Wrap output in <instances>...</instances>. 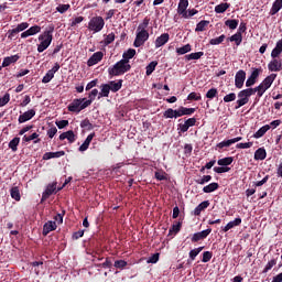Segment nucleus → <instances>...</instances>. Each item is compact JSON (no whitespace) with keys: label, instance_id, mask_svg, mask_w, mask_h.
I'll list each match as a JSON object with an SVG mask.
<instances>
[{"label":"nucleus","instance_id":"obj_1","mask_svg":"<svg viewBox=\"0 0 282 282\" xmlns=\"http://www.w3.org/2000/svg\"><path fill=\"white\" fill-rule=\"evenodd\" d=\"M54 25H50L46 28V30L39 35V41L41 43L37 45V52L39 54H42V52H45L50 45H52V41H54Z\"/></svg>","mask_w":282,"mask_h":282},{"label":"nucleus","instance_id":"obj_2","mask_svg":"<svg viewBox=\"0 0 282 282\" xmlns=\"http://www.w3.org/2000/svg\"><path fill=\"white\" fill-rule=\"evenodd\" d=\"M127 72H131V64H128L127 59H120L112 67L108 68L109 76H122Z\"/></svg>","mask_w":282,"mask_h":282},{"label":"nucleus","instance_id":"obj_3","mask_svg":"<svg viewBox=\"0 0 282 282\" xmlns=\"http://www.w3.org/2000/svg\"><path fill=\"white\" fill-rule=\"evenodd\" d=\"M274 80H276V74L272 73L271 75L267 76L259 86L253 88L258 98H261L263 94H265L267 89L272 87Z\"/></svg>","mask_w":282,"mask_h":282},{"label":"nucleus","instance_id":"obj_4","mask_svg":"<svg viewBox=\"0 0 282 282\" xmlns=\"http://www.w3.org/2000/svg\"><path fill=\"white\" fill-rule=\"evenodd\" d=\"M254 94H257L254 88H247V89L240 90L238 93L239 99L236 101L235 109H241V107H243L245 105H248V102H250V96H254Z\"/></svg>","mask_w":282,"mask_h":282},{"label":"nucleus","instance_id":"obj_5","mask_svg":"<svg viewBox=\"0 0 282 282\" xmlns=\"http://www.w3.org/2000/svg\"><path fill=\"white\" fill-rule=\"evenodd\" d=\"M90 106V101L87 98L73 99V101L67 106V110L72 113H80L83 109H87Z\"/></svg>","mask_w":282,"mask_h":282},{"label":"nucleus","instance_id":"obj_6","mask_svg":"<svg viewBox=\"0 0 282 282\" xmlns=\"http://www.w3.org/2000/svg\"><path fill=\"white\" fill-rule=\"evenodd\" d=\"M232 162H235V159L232 156L219 159L217 161L218 166L214 167V173H218L220 175L221 173L230 172L229 166H230V164H232Z\"/></svg>","mask_w":282,"mask_h":282},{"label":"nucleus","instance_id":"obj_7","mask_svg":"<svg viewBox=\"0 0 282 282\" xmlns=\"http://www.w3.org/2000/svg\"><path fill=\"white\" fill-rule=\"evenodd\" d=\"M102 28H105V19L100 15L91 18L88 22V30H90V32H102Z\"/></svg>","mask_w":282,"mask_h":282},{"label":"nucleus","instance_id":"obj_8","mask_svg":"<svg viewBox=\"0 0 282 282\" xmlns=\"http://www.w3.org/2000/svg\"><path fill=\"white\" fill-rule=\"evenodd\" d=\"M149 41V31H137V36L134 39L133 45L135 47H142L144 43Z\"/></svg>","mask_w":282,"mask_h":282},{"label":"nucleus","instance_id":"obj_9","mask_svg":"<svg viewBox=\"0 0 282 282\" xmlns=\"http://www.w3.org/2000/svg\"><path fill=\"white\" fill-rule=\"evenodd\" d=\"M245 83H246V70L240 69L236 73V76H235L236 89H242Z\"/></svg>","mask_w":282,"mask_h":282},{"label":"nucleus","instance_id":"obj_10","mask_svg":"<svg viewBox=\"0 0 282 282\" xmlns=\"http://www.w3.org/2000/svg\"><path fill=\"white\" fill-rule=\"evenodd\" d=\"M261 72H263V68H261V67L253 68V70L251 72V75L246 80V87H252V85H254L257 83V79L261 75Z\"/></svg>","mask_w":282,"mask_h":282},{"label":"nucleus","instance_id":"obj_11","mask_svg":"<svg viewBox=\"0 0 282 282\" xmlns=\"http://www.w3.org/2000/svg\"><path fill=\"white\" fill-rule=\"evenodd\" d=\"M188 0H180L177 6V14L183 17V19H188Z\"/></svg>","mask_w":282,"mask_h":282},{"label":"nucleus","instance_id":"obj_12","mask_svg":"<svg viewBox=\"0 0 282 282\" xmlns=\"http://www.w3.org/2000/svg\"><path fill=\"white\" fill-rule=\"evenodd\" d=\"M104 56L105 54L100 51L94 53L87 62L88 67H94V65H98V63L102 61Z\"/></svg>","mask_w":282,"mask_h":282},{"label":"nucleus","instance_id":"obj_13","mask_svg":"<svg viewBox=\"0 0 282 282\" xmlns=\"http://www.w3.org/2000/svg\"><path fill=\"white\" fill-rule=\"evenodd\" d=\"M34 116H36L35 109L28 110L24 113L19 116L18 122L19 124H23V122H28L29 120H32Z\"/></svg>","mask_w":282,"mask_h":282},{"label":"nucleus","instance_id":"obj_14","mask_svg":"<svg viewBox=\"0 0 282 282\" xmlns=\"http://www.w3.org/2000/svg\"><path fill=\"white\" fill-rule=\"evenodd\" d=\"M41 32V26L39 25H33L30 29H28L26 31L21 33V39H28V36H34L36 34H39Z\"/></svg>","mask_w":282,"mask_h":282},{"label":"nucleus","instance_id":"obj_15","mask_svg":"<svg viewBox=\"0 0 282 282\" xmlns=\"http://www.w3.org/2000/svg\"><path fill=\"white\" fill-rule=\"evenodd\" d=\"M169 39H171V35H169V33H163L159 37H156V40L154 42L156 50L166 45Z\"/></svg>","mask_w":282,"mask_h":282},{"label":"nucleus","instance_id":"obj_16","mask_svg":"<svg viewBox=\"0 0 282 282\" xmlns=\"http://www.w3.org/2000/svg\"><path fill=\"white\" fill-rule=\"evenodd\" d=\"M56 221L48 220L47 223L44 224L43 226V235L44 237H47L52 231L56 230Z\"/></svg>","mask_w":282,"mask_h":282},{"label":"nucleus","instance_id":"obj_17","mask_svg":"<svg viewBox=\"0 0 282 282\" xmlns=\"http://www.w3.org/2000/svg\"><path fill=\"white\" fill-rule=\"evenodd\" d=\"M59 140H68L69 144H74L76 142V134H74V130H68L59 134Z\"/></svg>","mask_w":282,"mask_h":282},{"label":"nucleus","instance_id":"obj_18","mask_svg":"<svg viewBox=\"0 0 282 282\" xmlns=\"http://www.w3.org/2000/svg\"><path fill=\"white\" fill-rule=\"evenodd\" d=\"M268 69L269 72H281L282 69V62L273 58L269 64H268Z\"/></svg>","mask_w":282,"mask_h":282},{"label":"nucleus","instance_id":"obj_19","mask_svg":"<svg viewBox=\"0 0 282 282\" xmlns=\"http://www.w3.org/2000/svg\"><path fill=\"white\" fill-rule=\"evenodd\" d=\"M241 226V218H235V220L229 221L225 227H221L223 232H228V230H232V228Z\"/></svg>","mask_w":282,"mask_h":282},{"label":"nucleus","instance_id":"obj_20","mask_svg":"<svg viewBox=\"0 0 282 282\" xmlns=\"http://www.w3.org/2000/svg\"><path fill=\"white\" fill-rule=\"evenodd\" d=\"M21 58L19 55H11L3 58L2 67H10L12 64L17 63Z\"/></svg>","mask_w":282,"mask_h":282},{"label":"nucleus","instance_id":"obj_21","mask_svg":"<svg viewBox=\"0 0 282 282\" xmlns=\"http://www.w3.org/2000/svg\"><path fill=\"white\" fill-rule=\"evenodd\" d=\"M210 206V202L205 200L202 202L198 206H196V208L194 209V215L196 217H199L202 215L203 210H206V208H208Z\"/></svg>","mask_w":282,"mask_h":282},{"label":"nucleus","instance_id":"obj_22","mask_svg":"<svg viewBox=\"0 0 282 282\" xmlns=\"http://www.w3.org/2000/svg\"><path fill=\"white\" fill-rule=\"evenodd\" d=\"M282 9V0H275L270 9V17H274V14H279Z\"/></svg>","mask_w":282,"mask_h":282},{"label":"nucleus","instance_id":"obj_23","mask_svg":"<svg viewBox=\"0 0 282 282\" xmlns=\"http://www.w3.org/2000/svg\"><path fill=\"white\" fill-rule=\"evenodd\" d=\"M282 53V39L276 42L275 47L271 52V58H279Z\"/></svg>","mask_w":282,"mask_h":282},{"label":"nucleus","instance_id":"obj_24","mask_svg":"<svg viewBox=\"0 0 282 282\" xmlns=\"http://www.w3.org/2000/svg\"><path fill=\"white\" fill-rule=\"evenodd\" d=\"M100 87L101 90L99 93L98 100H100V98H109V93L111 91L109 84H102Z\"/></svg>","mask_w":282,"mask_h":282},{"label":"nucleus","instance_id":"obj_25","mask_svg":"<svg viewBox=\"0 0 282 282\" xmlns=\"http://www.w3.org/2000/svg\"><path fill=\"white\" fill-rule=\"evenodd\" d=\"M65 151L46 152L43 154V160H53L54 158H63Z\"/></svg>","mask_w":282,"mask_h":282},{"label":"nucleus","instance_id":"obj_26","mask_svg":"<svg viewBox=\"0 0 282 282\" xmlns=\"http://www.w3.org/2000/svg\"><path fill=\"white\" fill-rule=\"evenodd\" d=\"M227 41H230V43H235L237 46L241 45L243 41V35L236 32L234 35L229 36Z\"/></svg>","mask_w":282,"mask_h":282},{"label":"nucleus","instance_id":"obj_27","mask_svg":"<svg viewBox=\"0 0 282 282\" xmlns=\"http://www.w3.org/2000/svg\"><path fill=\"white\" fill-rule=\"evenodd\" d=\"M21 143V138L15 137L13 138L10 142H9V149H11V151L13 153H17L19 151V144Z\"/></svg>","mask_w":282,"mask_h":282},{"label":"nucleus","instance_id":"obj_28","mask_svg":"<svg viewBox=\"0 0 282 282\" xmlns=\"http://www.w3.org/2000/svg\"><path fill=\"white\" fill-rule=\"evenodd\" d=\"M268 131H270V124H265L263 127H261L254 134L253 138H256V140H259V138H263L265 135V133H268Z\"/></svg>","mask_w":282,"mask_h":282},{"label":"nucleus","instance_id":"obj_29","mask_svg":"<svg viewBox=\"0 0 282 282\" xmlns=\"http://www.w3.org/2000/svg\"><path fill=\"white\" fill-rule=\"evenodd\" d=\"M54 191H56V183L48 184L45 192L43 193V198L47 199V197L54 195Z\"/></svg>","mask_w":282,"mask_h":282},{"label":"nucleus","instance_id":"obj_30","mask_svg":"<svg viewBox=\"0 0 282 282\" xmlns=\"http://www.w3.org/2000/svg\"><path fill=\"white\" fill-rule=\"evenodd\" d=\"M210 25V21L208 20H203L196 24L195 32H206V28Z\"/></svg>","mask_w":282,"mask_h":282},{"label":"nucleus","instance_id":"obj_31","mask_svg":"<svg viewBox=\"0 0 282 282\" xmlns=\"http://www.w3.org/2000/svg\"><path fill=\"white\" fill-rule=\"evenodd\" d=\"M268 158V152H265V148H259L254 152V160H265Z\"/></svg>","mask_w":282,"mask_h":282},{"label":"nucleus","instance_id":"obj_32","mask_svg":"<svg viewBox=\"0 0 282 282\" xmlns=\"http://www.w3.org/2000/svg\"><path fill=\"white\" fill-rule=\"evenodd\" d=\"M182 230V223L178 221L175 225H172V227L169 230L167 237H173V235H177Z\"/></svg>","mask_w":282,"mask_h":282},{"label":"nucleus","instance_id":"obj_33","mask_svg":"<svg viewBox=\"0 0 282 282\" xmlns=\"http://www.w3.org/2000/svg\"><path fill=\"white\" fill-rule=\"evenodd\" d=\"M228 8H230V3H228V2H223V3H220V4H217L216 7H215V12H216V14H224V12H226V10H228Z\"/></svg>","mask_w":282,"mask_h":282},{"label":"nucleus","instance_id":"obj_34","mask_svg":"<svg viewBox=\"0 0 282 282\" xmlns=\"http://www.w3.org/2000/svg\"><path fill=\"white\" fill-rule=\"evenodd\" d=\"M22 140H23V142H32V140H34L33 141L34 144H39V142H41V139H39V133H36V132L32 133L29 137L24 135Z\"/></svg>","mask_w":282,"mask_h":282},{"label":"nucleus","instance_id":"obj_35","mask_svg":"<svg viewBox=\"0 0 282 282\" xmlns=\"http://www.w3.org/2000/svg\"><path fill=\"white\" fill-rule=\"evenodd\" d=\"M10 195L15 202H21V191H19L18 186H14L10 189Z\"/></svg>","mask_w":282,"mask_h":282},{"label":"nucleus","instance_id":"obj_36","mask_svg":"<svg viewBox=\"0 0 282 282\" xmlns=\"http://www.w3.org/2000/svg\"><path fill=\"white\" fill-rule=\"evenodd\" d=\"M108 85L110 87V90L116 94V91H120V89H122V79H119L118 82H110V84Z\"/></svg>","mask_w":282,"mask_h":282},{"label":"nucleus","instance_id":"obj_37","mask_svg":"<svg viewBox=\"0 0 282 282\" xmlns=\"http://www.w3.org/2000/svg\"><path fill=\"white\" fill-rule=\"evenodd\" d=\"M204 56V52H196L185 55L186 61H199Z\"/></svg>","mask_w":282,"mask_h":282},{"label":"nucleus","instance_id":"obj_38","mask_svg":"<svg viewBox=\"0 0 282 282\" xmlns=\"http://www.w3.org/2000/svg\"><path fill=\"white\" fill-rule=\"evenodd\" d=\"M219 188V183H210L209 185L203 187V193H215Z\"/></svg>","mask_w":282,"mask_h":282},{"label":"nucleus","instance_id":"obj_39","mask_svg":"<svg viewBox=\"0 0 282 282\" xmlns=\"http://www.w3.org/2000/svg\"><path fill=\"white\" fill-rule=\"evenodd\" d=\"M135 56V50L134 48H129L127 52L123 53L122 55V61H127L129 64V61Z\"/></svg>","mask_w":282,"mask_h":282},{"label":"nucleus","instance_id":"obj_40","mask_svg":"<svg viewBox=\"0 0 282 282\" xmlns=\"http://www.w3.org/2000/svg\"><path fill=\"white\" fill-rule=\"evenodd\" d=\"M150 22H151V19L144 18L143 22L139 24L137 32H147V28H149Z\"/></svg>","mask_w":282,"mask_h":282},{"label":"nucleus","instance_id":"obj_41","mask_svg":"<svg viewBox=\"0 0 282 282\" xmlns=\"http://www.w3.org/2000/svg\"><path fill=\"white\" fill-rule=\"evenodd\" d=\"M155 67H158V62L153 61L145 67L147 76H151L155 72Z\"/></svg>","mask_w":282,"mask_h":282},{"label":"nucleus","instance_id":"obj_42","mask_svg":"<svg viewBox=\"0 0 282 282\" xmlns=\"http://www.w3.org/2000/svg\"><path fill=\"white\" fill-rule=\"evenodd\" d=\"M225 25L227 28H229V30H237L238 25H239V20H227L225 22Z\"/></svg>","mask_w":282,"mask_h":282},{"label":"nucleus","instance_id":"obj_43","mask_svg":"<svg viewBox=\"0 0 282 282\" xmlns=\"http://www.w3.org/2000/svg\"><path fill=\"white\" fill-rule=\"evenodd\" d=\"M193 48L191 46V44H186L182 47L176 48V53H178L181 56L184 54H188V52H191Z\"/></svg>","mask_w":282,"mask_h":282},{"label":"nucleus","instance_id":"obj_44","mask_svg":"<svg viewBox=\"0 0 282 282\" xmlns=\"http://www.w3.org/2000/svg\"><path fill=\"white\" fill-rule=\"evenodd\" d=\"M224 41H226V35L221 34L220 36H218L216 39H212L209 41V45H221V43H224Z\"/></svg>","mask_w":282,"mask_h":282},{"label":"nucleus","instance_id":"obj_45","mask_svg":"<svg viewBox=\"0 0 282 282\" xmlns=\"http://www.w3.org/2000/svg\"><path fill=\"white\" fill-rule=\"evenodd\" d=\"M205 96L209 100H213L214 98H217V96H219V91L217 90V88H210Z\"/></svg>","mask_w":282,"mask_h":282},{"label":"nucleus","instance_id":"obj_46","mask_svg":"<svg viewBox=\"0 0 282 282\" xmlns=\"http://www.w3.org/2000/svg\"><path fill=\"white\" fill-rule=\"evenodd\" d=\"M202 250H204V247H198V248L191 250L189 251L191 261H195V259L197 258V254H199V252H202Z\"/></svg>","mask_w":282,"mask_h":282},{"label":"nucleus","instance_id":"obj_47","mask_svg":"<svg viewBox=\"0 0 282 282\" xmlns=\"http://www.w3.org/2000/svg\"><path fill=\"white\" fill-rule=\"evenodd\" d=\"M100 93H98V89H93L89 94H88V99H86V102H94L96 100V96H99Z\"/></svg>","mask_w":282,"mask_h":282},{"label":"nucleus","instance_id":"obj_48","mask_svg":"<svg viewBox=\"0 0 282 282\" xmlns=\"http://www.w3.org/2000/svg\"><path fill=\"white\" fill-rule=\"evenodd\" d=\"M32 268H35V274H41V270H43V261H34L31 262Z\"/></svg>","mask_w":282,"mask_h":282},{"label":"nucleus","instance_id":"obj_49","mask_svg":"<svg viewBox=\"0 0 282 282\" xmlns=\"http://www.w3.org/2000/svg\"><path fill=\"white\" fill-rule=\"evenodd\" d=\"M181 110L183 111V116H193L197 111V108H186L181 106Z\"/></svg>","mask_w":282,"mask_h":282},{"label":"nucleus","instance_id":"obj_50","mask_svg":"<svg viewBox=\"0 0 282 282\" xmlns=\"http://www.w3.org/2000/svg\"><path fill=\"white\" fill-rule=\"evenodd\" d=\"M69 8H72L70 4H59L56 7V12H59V14H65Z\"/></svg>","mask_w":282,"mask_h":282},{"label":"nucleus","instance_id":"obj_51","mask_svg":"<svg viewBox=\"0 0 282 282\" xmlns=\"http://www.w3.org/2000/svg\"><path fill=\"white\" fill-rule=\"evenodd\" d=\"M210 180H213V176L204 175L202 178L196 180V184H200L202 186H204V184H208V182H210Z\"/></svg>","mask_w":282,"mask_h":282},{"label":"nucleus","instance_id":"obj_52","mask_svg":"<svg viewBox=\"0 0 282 282\" xmlns=\"http://www.w3.org/2000/svg\"><path fill=\"white\" fill-rule=\"evenodd\" d=\"M231 144H232V141H231V139H229V140H225V141H221V142L217 143L216 148L217 149H225V148L230 147Z\"/></svg>","mask_w":282,"mask_h":282},{"label":"nucleus","instance_id":"obj_53","mask_svg":"<svg viewBox=\"0 0 282 282\" xmlns=\"http://www.w3.org/2000/svg\"><path fill=\"white\" fill-rule=\"evenodd\" d=\"M237 100V94L230 93L224 97V102H235Z\"/></svg>","mask_w":282,"mask_h":282},{"label":"nucleus","instance_id":"obj_54","mask_svg":"<svg viewBox=\"0 0 282 282\" xmlns=\"http://www.w3.org/2000/svg\"><path fill=\"white\" fill-rule=\"evenodd\" d=\"M210 259H213V251H205L203 253L202 262L203 263H208V261H210Z\"/></svg>","mask_w":282,"mask_h":282},{"label":"nucleus","instance_id":"obj_55","mask_svg":"<svg viewBox=\"0 0 282 282\" xmlns=\"http://www.w3.org/2000/svg\"><path fill=\"white\" fill-rule=\"evenodd\" d=\"M163 118H175V110L173 108H169L163 112Z\"/></svg>","mask_w":282,"mask_h":282},{"label":"nucleus","instance_id":"obj_56","mask_svg":"<svg viewBox=\"0 0 282 282\" xmlns=\"http://www.w3.org/2000/svg\"><path fill=\"white\" fill-rule=\"evenodd\" d=\"M10 102V94H4L3 97H0V107H6Z\"/></svg>","mask_w":282,"mask_h":282},{"label":"nucleus","instance_id":"obj_57","mask_svg":"<svg viewBox=\"0 0 282 282\" xmlns=\"http://www.w3.org/2000/svg\"><path fill=\"white\" fill-rule=\"evenodd\" d=\"M187 100H196V101H199V100H202V94H199V93H191V94L187 96Z\"/></svg>","mask_w":282,"mask_h":282},{"label":"nucleus","instance_id":"obj_58","mask_svg":"<svg viewBox=\"0 0 282 282\" xmlns=\"http://www.w3.org/2000/svg\"><path fill=\"white\" fill-rule=\"evenodd\" d=\"M126 265H128V263L124 260L115 261V268H117V270H124Z\"/></svg>","mask_w":282,"mask_h":282},{"label":"nucleus","instance_id":"obj_59","mask_svg":"<svg viewBox=\"0 0 282 282\" xmlns=\"http://www.w3.org/2000/svg\"><path fill=\"white\" fill-rule=\"evenodd\" d=\"M28 28H30V23L22 22V23L17 25L15 30L19 33V32H24V30H28Z\"/></svg>","mask_w":282,"mask_h":282},{"label":"nucleus","instance_id":"obj_60","mask_svg":"<svg viewBox=\"0 0 282 282\" xmlns=\"http://www.w3.org/2000/svg\"><path fill=\"white\" fill-rule=\"evenodd\" d=\"M113 41H116V34L115 33L108 34L105 39L106 45H111V43H113Z\"/></svg>","mask_w":282,"mask_h":282},{"label":"nucleus","instance_id":"obj_61","mask_svg":"<svg viewBox=\"0 0 282 282\" xmlns=\"http://www.w3.org/2000/svg\"><path fill=\"white\" fill-rule=\"evenodd\" d=\"M52 78H54V74L51 70H48L43 77L42 83L47 84L52 80Z\"/></svg>","mask_w":282,"mask_h":282},{"label":"nucleus","instance_id":"obj_62","mask_svg":"<svg viewBox=\"0 0 282 282\" xmlns=\"http://www.w3.org/2000/svg\"><path fill=\"white\" fill-rule=\"evenodd\" d=\"M160 261V253H153L149 259L148 263H158Z\"/></svg>","mask_w":282,"mask_h":282},{"label":"nucleus","instance_id":"obj_63","mask_svg":"<svg viewBox=\"0 0 282 282\" xmlns=\"http://www.w3.org/2000/svg\"><path fill=\"white\" fill-rule=\"evenodd\" d=\"M275 264H276V260H275V259L270 260V261L267 263V265H265L263 272H270V269H271V268H274Z\"/></svg>","mask_w":282,"mask_h":282},{"label":"nucleus","instance_id":"obj_64","mask_svg":"<svg viewBox=\"0 0 282 282\" xmlns=\"http://www.w3.org/2000/svg\"><path fill=\"white\" fill-rule=\"evenodd\" d=\"M63 217H65V209H63L61 214H56L54 220L57 221V224H63Z\"/></svg>","mask_w":282,"mask_h":282}]
</instances>
